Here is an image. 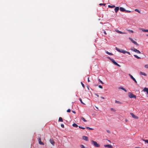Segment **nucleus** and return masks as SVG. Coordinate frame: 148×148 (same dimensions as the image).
I'll return each mask as SVG.
<instances>
[{
    "label": "nucleus",
    "instance_id": "1",
    "mask_svg": "<svg viewBox=\"0 0 148 148\" xmlns=\"http://www.w3.org/2000/svg\"><path fill=\"white\" fill-rule=\"evenodd\" d=\"M91 144L93 145L95 147H100V145L97 143L96 141L93 140L91 141Z\"/></svg>",
    "mask_w": 148,
    "mask_h": 148
},
{
    "label": "nucleus",
    "instance_id": "2",
    "mask_svg": "<svg viewBox=\"0 0 148 148\" xmlns=\"http://www.w3.org/2000/svg\"><path fill=\"white\" fill-rule=\"evenodd\" d=\"M129 39L135 45H136L137 46H138L139 45V44L138 43H137L136 42L134 41L132 38L129 37Z\"/></svg>",
    "mask_w": 148,
    "mask_h": 148
},
{
    "label": "nucleus",
    "instance_id": "3",
    "mask_svg": "<svg viewBox=\"0 0 148 148\" xmlns=\"http://www.w3.org/2000/svg\"><path fill=\"white\" fill-rule=\"evenodd\" d=\"M129 97L130 98H134L135 99L136 98V96L133 95V94H132L131 93L129 92Z\"/></svg>",
    "mask_w": 148,
    "mask_h": 148
},
{
    "label": "nucleus",
    "instance_id": "4",
    "mask_svg": "<svg viewBox=\"0 0 148 148\" xmlns=\"http://www.w3.org/2000/svg\"><path fill=\"white\" fill-rule=\"evenodd\" d=\"M121 11L125 12L126 13H129L131 12V11L127 10H126L124 8L121 7Z\"/></svg>",
    "mask_w": 148,
    "mask_h": 148
},
{
    "label": "nucleus",
    "instance_id": "5",
    "mask_svg": "<svg viewBox=\"0 0 148 148\" xmlns=\"http://www.w3.org/2000/svg\"><path fill=\"white\" fill-rule=\"evenodd\" d=\"M131 49V50L135 52H136L137 53H141L139 50H137L134 48H133V49Z\"/></svg>",
    "mask_w": 148,
    "mask_h": 148
},
{
    "label": "nucleus",
    "instance_id": "6",
    "mask_svg": "<svg viewBox=\"0 0 148 148\" xmlns=\"http://www.w3.org/2000/svg\"><path fill=\"white\" fill-rule=\"evenodd\" d=\"M121 53H123L124 54L127 53L129 55H130V52L124 50L123 49H121Z\"/></svg>",
    "mask_w": 148,
    "mask_h": 148
},
{
    "label": "nucleus",
    "instance_id": "7",
    "mask_svg": "<svg viewBox=\"0 0 148 148\" xmlns=\"http://www.w3.org/2000/svg\"><path fill=\"white\" fill-rule=\"evenodd\" d=\"M129 76H130V78L133 80L135 82L137 83V81H136V80L133 77V76L131 75L130 74H129Z\"/></svg>",
    "mask_w": 148,
    "mask_h": 148
},
{
    "label": "nucleus",
    "instance_id": "8",
    "mask_svg": "<svg viewBox=\"0 0 148 148\" xmlns=\"http://www.w3.org/2000/svg\"><path fill=\"white\" fill-rule=\"evenodd\" d=\"M38 142L39 143L40 145H44V143H43L42 142L41 140V139L40 137H38Z\"/></svg>",
    "mask_w": 148,
    "mask_h": 148
},
{
    "label": "nucleus",
    "instance_id": "9",
    "mask_svg": "<svg viewBox=\"0 0 148 148\" xmlns=\"http://www.w3.org/2000/svg\"><path fill=\"white\" fill-rule=\"evenodd\" d=\"M130 114L133 118H135V119H138V117L136 115H135L133 113H130Z\"/></svg>",
    "mask_w": 148,
    "mask_h": 148
},
{
    "label": "nucleus",
    "instance_id": "10",
    "mask_svg": "<svg viewBox=\"0 0 148 148\" xmlns=\"http://www.w3.org/2000/svg\"><path fill=\"white\" fill-rule=\"evenodd\" d=\"M104 146L105 147H107L110 148H112L113 147L112 146L110 145H104Z\"/></svg>",
    "mask_w": 148,
    "mask_h": 148
},
{
    "label": "nucleus",
    "instance_id": "11",
    "mask_svg": "<svg viewBox=\"0 0 148 148\" xmlns=\"http://www.w3.org/2000/svg\"><path fill=\"white\" fill-rule=\"evenodd\" d=\"M82 139L86 141H88V137L86 136H83Z\"/></svg>",
    "mask_w": 148,
    "mask_h": 148
},
{
    "label": "nucleus",
    "instance_id": "12",
    "mask_svg": "<svg viewBox=\"0 0 148 148\" xmlns=\"http://www.w3.org/2000/svg\"><path fill=\"white\" fill-rule=\"evenodd\" d=\"M50 143L53 145H54L55 144V142L53 140L50 139Z\"/></svg>",
    "mask_w": 148,
    "mask_h": 148
},
{
    "label": "nucleus",
    "instance_id": "13",
    "mask_svg": "<svg viewBox=\"0 0 148 148\" xmlns=\"http://www.w3.org/2000/svg\"><path fill=\"white\" fill-rule=\"evenodd\" d=\"M119 10V7H115L114 10L115 12L116 13L118 12V11Z\"/></svg>",
    "mask_w": 148,
    "mask_h": 148
},
{
    "label": "nucleus",
    "instance_id": "14",
    "mask_svg": "<svg viewBox=\"0 0 148 148\" xmlns=\"http://www.w3.org/2000/svg\"><path fill=\"white\" fill-rule=\"evenodd\" d=\"M143 91L144 92H147L148 91V88H147L146 87L144 89H143Z\"/></svg>",
    "mask_w": 148,
    "mask_h": 148
},
{
    "label": "nucleus",
    "instance_id": "15",
    "mask_svg": "<svg viewBox=\"0 0 148 148\" xmlns=\"http://www.w3.org/2000/svg\"><path fill=\"white\" fill-rule=\"evenodd\" d=\"M140 74L141 75H144L145 76H147V74L145 73L144 72H140Z\"/></svg>",
    "mask_w": 148,
    "mask_h": 148
},
{
    "label": "nucleus",
    "instance_id": "16",
    "mask_svg": "<svg viewBox=\"0 0 148 148\" xmlns=\"http://www.w3.org/2000/svg\"><path fill=\"white\" fill-rule=\"evenodd\" d=\"M141 29L142 31L143 32H148V30L147 29Z\"/></svg>",
    "mask_w": 148,
    "mask_h": 148
},
{
    "label": "nucleus",
    "instance_id": "17",
    "mask_svg": "<svg viewBox=\"0 0 148 148\" xmlns=\"http://www.w3.org/2000/svg\"><path fill=\"white\" fill-rule=\"evenodd\" d=\"M108 7L110 8H113L115 7V5H109L108 6Z\"/></svg>",
    "mask_w": 148,
    "mask_h": 148
},
{
    "label": "nucleus",
    "instance_id": "18",
    "mask_svg": "<svg viewBox=\"0 0 148 148\" xmlns=\"http://www.w3.org/2000/svg\"><path fill=\"white\" fill-rule=\"evenodd\" d=\"M111 61L112 62V63L114 64L115 65L116 64H117V63L115 61V60L114 59H111Z\"/></svg>",
    "mask_w": 148,
    "mask_h": 148
},
{
    "label": "nucleus",
    "instance_id": "19",
    "mask_svg": "<svg viewBox=\"0 0 148 148\" xmlns=\"http://www.w3.org/2000/svg\"><path fill=\"white\" fill-rule=\"evenodd\" d=\"M58 121L59 122H62L63 121V119L62 118L60 117L59 118Z\"/></svg>",
    "mask_w": 148,
    "mask_h": 148
},
{
    "label": "nucleus",
    "instance_id": "20",
    "mask_svg": "<svg viewBox=\"0 0 148 148\" xmlns=\"http://www.w3.org/2000/svg\"><path fill=\"white\" fill-rule=\"evenodd\" d=\"M106 53L107 54H108V55H113V54L112 53H110V52H108V51H106Z\"/></svg>",
    "mask_w": 148,
    "mask_h": 148
},
{
    "label": "nucleus",
    "instance_id": "21",
    "mask_svg": "<svg viewBox=\"0 0 148 148\" xmlns=\"http://www.w3.org/2000/svg\"><path fill=\"white\" fill-rule=\"evenodd\" d=\"M72 125L73 127H78V125H77L75 123L73 124Z\"/></svg>",
    "mask_w": 148,
    "mask_h": 148
},
{
    "label": "nucleus",
    "instance_id": "22",
    "mask_svg": "<svg viewBox=\"0 0 148 148\" xmlns=\"http://www.w3.org/2000/svg\"><path fill=\"white\" fill-rule=\"evenodd\" d=\"M121 89H122V90H123L125 92H127V90L125 89V88H124L123 87H121Z\"/></svg>",
    "mask_w": 148,
    "mask_h": 148
},
{
    "label": "nucleus",
    "instance_id": "23",
    "mask_svg": "<svg viewBox=\"0 0 148 148\" xmlns=\"http://www.w3.org/2000/svg\"><path fill=\"white\" fill-rule=\"evenodd\" d=\"M81 119L84 122H86L87 121L83 117H81Z\"/></svg>",
    "mask_w": 148,
    "mask_h": 148
},
{
    "label": "nucleus",
    "instance_id": "24",
    "mask_svg": "<svg viewBox=\"0 0 148 148\" xmlns=\"http://www.w3.org/2000/svg\"><path fill=\"white\" fill-rule=\"evenodd\" d=\"M134 56L136 58H137V59H140L141 58L139 57H138V56H137L136 55H134Z\"/></svg>",
    "mask_w": 148,
    "mask_h": 148
},
{
    "label": "nucleus",
    "instance_id": "25",
    "mask_svg": "<svg viewBox=\"0 0 148 148\" xmlns=\"http://www.w3.org/2000/svg\"><path fill=\"white\" fill-rule=\"evenodd\" d=\"M142 140L143 141H145V143H148V140H145V139H142Z\"/></svg>",
    "mask_w": 148,
    "mask_h": 148
},
{
    "label": "nucleus",
    "instance_id": "26",
    "mask_svg": "<svg viewBox=\"0 0 148 148\" xmlns=\"http://www.w3.org/2000/svg\"><path fill=\"white\" fill-rule=\"evenodd\" d=\"M136 12H138V13H140V11L137 9H136L134 10Z\"/></svg>",
    "mask_w": 148,
    "mask_h": 148
},
{
    "label": "nucleus",
    "instance_id": "27",
    "mask_svg": "<svg viewBox=\"0 0 148 148\" xmlns=\"http://www.w3.org/2000/svg\"><path fill=\"white\" fill-rule=\"evenodd\" d=\"M79 100L80 101V102H81V103H82V104H85L82 102V99H81V98H79Z\"/></svg>",
    "mask_w": 148,
    "mask_h": 148
},
{
    "label": "nucleus",
    "instance_id": "28",
    "mask_svg": "<svg viewBox=\"0 0 148 148\" xmlns=\"http://www.w3.org/2000/svg\"><path fill=\"white\" fill-rule=\"evenodd\" d=\"M86 128H87L89 130H93V128H92L89 127H86Z\"/></svg>",
    "mask_w": 148,
    "mask_h": 148
},
{
    "label": "nucleus",
    "instance_id": "29",
    "mask_svg": "<svg viewBox=\"0 0 148 148\" xmlns=\"http://www.w3.org/2000/svg\"><path fill=\"white\" fill-rule=\"evenodd\" d=\"M116 49L118 51L120 52V49L116 47Z\"/></svg>",
    "mask_w": 148,
    "mask_h": 148
},
{
    "label": "nucleus",
    "instance_id": "30",
    "mask_svg": "<svg viewBox=\"0 0 148 148\" xmlns=\"http://www.w3.org/2000/svg\"><path fill=\"white\" fill-rule=\"evenodd\" d=\"M80 147H81V148H85V147H84V145H80Z\"/></svg>",
    "mask_w": 148,
    "mask_h": 148
},
{
    "label": "nucleus",
    "instance_id": "31",
    "mask_svg": "<svg viewBox=\"0 0 148 148\" xmlns=\"http://www.w3.org/2000/svg\"><path fill=\"white\" fill-rule=\"evenodd\" d=\"M99 81L102 84H103L104 83L103 82L101 81L100 79H99Z\"/></svg>",
    "mask_w": 148,
    "mask_h": 148
},
{
    "label": "nucleus",
    "instance_id": "32",
    "mask_svg": "<svg viewBox=\"0 0 148 148\" xmlns=\"http://www.w3.org/2000/svg\"><path fill=\"white\" fill-rule=\"evenodd\" d=\"M110 110L111 111H113L114 112H115V110L113 108H111L110 109Z\"/></svg>",
    "mask_w": 148,
    "mask_h": 148
},
{
    "label": "nucleus",
    "instance_id": "33",
    "mask_svg": "<svg viewBox=\"0 0 148 148\" xmlns=\"http://www.w3.org/2000/svg\"><path fill=\"white\" fill-rule=\"evenodd\" d=\"M115 31L116 32L118 33H119V34L120 33V31L118 30H115Z\"/></svg>",
    "mask_w": 148,
    "mask_h": 148
},
{
    "label": "nucleus",
    "instance_id": "34",
    "mask_svg": "<svg viewBox=\"0 0 148 148\" xmlns=\"http://www.w3.org/2000/svg\"><path fill=\"white\" fill-rule=\"evenodd\" d=\"M128 31L129 32H131V33H133L134 32L132 30H130V29H129L128 30Z\"/></svg>",
    "mask_w": 148,
    "mask_h": 148
},
{
    "label": "nucleus",
    "instance_id": "35",
    "mask_svg": "<svg viewBox=\"0 0 148 148\" xmlns=\"http://www.w3.org/2000/svg\"><path fill=\"white\" fill-rule=\"evenodd\" d=\"M99 5H103V6H105L106 5V4L105 3H100L99 4Z\"/></svg>",
    "mask_w": 148,
    "mask_h": 148
},
{
    "label": "nucleus",
    "instance_id": "36",
    "mask_svg": "<svg viewBox=\"0 0 148 148\" xmlns=\"http://www.w3.org/2000/svg\"><path fill=\"white\" fill-rule=\"evenodd\" d=\"M81 84L82 86V87H83V88H84V87H85V86H84V84L82 83V82H81Z\"/></svg>",
    "mask_w": 148,
    "mask_h": 148
},
{
    "label": "nucleus",
    "instance_id": "37",
    "mask_svg": "<svg viewBox=\"0 0 148 148\" xmlns=\"http://www.w3.org/2000/svg\"><path fill=\"white\" fill-rule=\"evenodd\" d=\"M98 86H99V88H100L101 89L103 88L102 86H101V85H99Z\"/></svg>",
    "mask_w": 148,
    "mask_h": 148
},
{
    "label": "nucleus",
    "instance_id": "38",
    "mask_svg": "<svg viewBox=\"0 0 148 148\" xmlns=\"http://www.w3.org/2000/svg\"><path fill=\"white\" fill-rule=\"evenodd\" d=\"M79 128H80V129H85V128L84 127H80V126H79Z\"/></svg>",
    "mask_w": 148,
    "mask_h": 148
},
{
    "label": "nucleus",
    "instance_id": "39",
    "mask_svg": "<svg viewBox=\"0 0 148 148\" xmlns=\"http://www.w3.org/2000/svg\"><path fill=\"white\" fill-rule=\"evenodd\" d=\"M67 112H71V110L70 109H68L67 110Z\"/></svg>",
    "mask_w": 148,
    "mask_h": 148
},
{
    "label": "nucleus",
    "instance_id": "40",
    "mask_svg": "<svg viewBox=\"0 0 148 148\" xmlns=\"http://www.w3.org/2000/svg\"><path fill=\"white\" fill-rule=\"evenodd\" d=\"M145 67L146 68H148V64L146 65L145 66Z\"/></svg>",
    "mask_w": 148,
    "mask_h": 148
},
{
    "label": "nucleus",
    "instance_id": "41",
    "mask_svg": "<svg viewBox=\"0 0 148 148\" xmlns=\"http://www.w3.org/2000/svg\"><path fill=\"white\" fill-rule=\"evenodd\" d=\"M61 127L62 128H64V124H61Z\"/></svg>",
    "mask_w": 148,
    "mask_h": 148
},
{
    "label": "nucleus",
    "instance_id": "42",
    "mask_svg": "<svg viewBox=\"0 0 148 148\" xmlns=\"http://www.w3.org/2000/svg\"><path fill=\"white\" fill-rule=\"evenodd\" d=\"M115 102L116 103H120V102L119 101H118L116 100L115 101Z\"/></svg>",
    "mask_w": 148,
    "mask_h": 148
},
{
    "label": "nucleus",
    "instance_id": "43",
    "mask_svg": "<svg viewBox=\"0 0 148 148\" xmlns=\"http://www.w3.org/2000/svg\"><path fill=\"white\" fill-rule=\"evenodd\" d=\"M72 112L74 114H75L76 113V112L75 111H73V110H72Z\"/></svg>",
    "mask_w": 148,
    "mask_h": 148
},
{
    "label": "nucleus",
    "instance_id": "44",
    "mask_svg": "<svg viewBox=\"0 0 148 148\" xmlns=\"http://www.w3.org/2000/svg\"><path fill=\"white\" fill-rule=\"evenodd\" d=\"M107 132L108 133H110V131L109 130H107Z\"/></svg>",
    "mask_w": 148,
    "mask_h": 148
},
{
    "label": "nucleus",
    "instance_id": "45",
    "mask_svg": "<svg viewBox=\"0 0 148 148\" xmlns=\"http://www.w3.org/2000/svg\"><path fill=\"white\" fill-rule=\"evenodd\" d=\"M115 65H117V66H119V67L120 66L119 64H118L117 63V64H116Z\"/></svg>",
    "mask_w": 148,
    "mask_h": 148
},
{
    "label": "nucleus",
    "instance_id": "46",
    "mask_svg": "<svg viewBox=\"0 0 148 148\" xmlns=\"http://www.w3.org/2000/svg\"><path fill=\"white\" fill-rule=\"evenodd\" d=\"M108 58L111 61L112 60L111 59H112L110 58V57H108Z\"/></svg>",
    "mask_w": 148,
    "mask_h": 148
},
{
    "label": "nucleus",
    "instance_id": "47",
    "mask_svg": "<svg viewBox=\"0 0 148 148\" xmlns=\"http://www.w3.org/2000/svg\"><path fill=\"white\" fill-rule=\"evenodd\" d=\"M88 82H90V80H89V77H88Z\"/></svg>",
    "mask_w": 148,
    "mask_h": 148
},
{
    "label": "nucleus",
    "instance_id": "48",
    "mask_svg": "<svg viewBox=\"0 0 148 148\" xmlns=\"http://www.w3.org/2000/svg\"><path fill=\"white\" fill-rule=\"evenodd\" d=\"M104 33L106 35L107 34V33H106V32L105 31H104Z\"/></svg>",
    "mask_w": 148,
    "mask_h": 148
},
{
    "label": "nucleus",
    "instance_id": "49",
    "mask_svg": "<svg viewBox=\"0 0 148 148\" xmlns=\"http://www.w3.org/2000/svg\"><path fill=\"white\" fill-rule=\"evenodd\" d=\"M101 98L102 99H104V97H101Z\"/></svg>",
    "mask_w": 148,
    "mask_h": 148
},
{
    "label": "nucleus",
    "instance_id": "50",
    "mask_svg": "<svg viewBox=\"0 0 148 148\" xmlns=\"http://www.w3.org/2000/svg\"><path fill=\"white\" fill-rule=\"evenodd\" d=\"M95 95H97V97H99V95H97V94H96Z\"/></svg>",
    "mask_w": 148,
    "mask_h": 148
},
{
    "label": "nucleus",
    "instance_id": "51",
    "mask_svg": "<svg viewBox=\"0 0 148 148\" xmlns=\"http://www.w3.org/2000/svg\"><path fill=\"white\" fill-rule=\"evenodd\" d=\"M135 148H141L139 147H135Z\"/></svg>",
    "mask_w": 148,
    "mask_h": 148
},
{
    "label": "nucleus",
    "instance_id": "52",
    "mask_svg": "<svg viewBox=\"0 0 148 148\" xmlns=\"http://www.w3.org/2000/svg\"><path fill=\"white\" fill-rule=\"evenodd\" d=\"M118 88L119 89H120V87H119Z\"/></svg>",
    "mask_w": 148,
    "mask_h": 148
},
{
    "label": "nucleus",
    "instance_id": "53",
    "mask_svg": "<svg viewBox=\"0 0 148 148\" xmlns=\"http://www.w3.org/2000/svg\"><path fill=\"white\" fill-rule=\"evenodd\" d=\"M123 33L122 32H121V34H123Z\"/></svg>",
    "mask_w": 148,
    "mask_h": 148
},
{
    "label": "nucleus",
    "instance_id": "54",
    "mask_svg": "<svg viewBox=\"0 0 148 148\" xmlns=\"http://www.w3.org/2000/svg\"><path fill=\"white\" fill-rule=\"evenodd\" d=\"M96 108H97V109H98V108L97 107H96Z\"/></svg>",
    "mask_w": 148,
    "mask_h": 148
},
{
    "label": "nucleus",
    "instance_id": "55",
    "mask_svg": "<svg viewBox=\"0 0 148 148\" xmlns=\"http://www.w3.org/2000/svg\"><path fill=\"white\" fill-rule=\"evenodd\" d=\"M125 120H126V121H127V120L126 119Z\"/></svg>",
    "mask_w": 148,
    "mask_h": 148
},
{
    "label": "nucleus",
    "instance_id": "56",
    "mask_svg": "<svg viewBox=\"0 0 148 148\" xmlns=\"http://www.w3.org/2000/svg\"><path fill=\"white\" fill-rule=\"evenodd\" d=\"M147 36H148V35H147Z\"/></svg>",
    "mask_w": 148,
    "mask_h": 148
}]
</instances>
